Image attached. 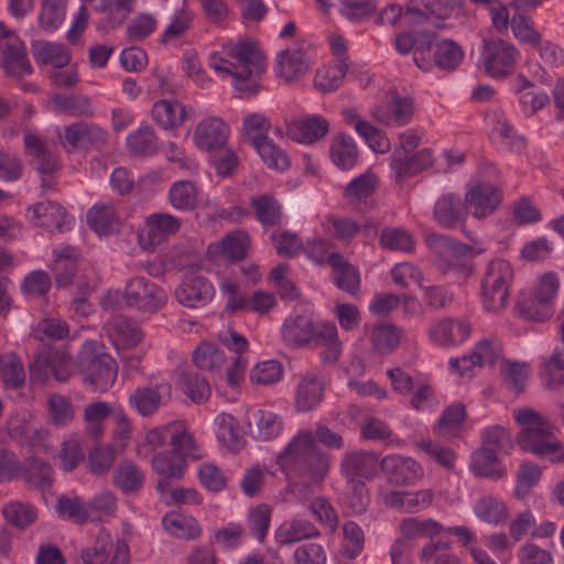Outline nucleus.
Segmentation results:
<instances>
[{"mask_svg":"<svg viewBox=\"0 0 564 564\" xmlns=\"http://www.w3.org/2000/svg\"><path fill=\"white\" fill-rule=\"evenodd\" d=\"M117 511V498L115 494L109 490H104L96 494L87 502L88 519L90 522L102 521L106 518H111Z\"/></svg>","mask_w":564,"mask_h":564,"instance_id":"bf43d9fd","label":"nucleus"},{"mask_svg":"<svg viewBox=\"0 0 564 564\" xmlns=\"http://www.w3.org/2000/svg\"><path fill=\"white\" fill-rule=\"evenodd\" d=\"M510 26L513 36L521 43L530 46H538L541 40V34L534 29L531 18L523 13L517 12L512 15Z\"/></svg>","mask_w":564,"mask_h":564,"instance_id":"69168bd1","label":"nucleus"},{"mask_svg":"<svg viewBox=\"0 0 564 564\" xmlns=\"http://www.w3.org/2000/svg\"><path fill=\"white\" fill-rule=\"evenodd\" d=\"M64 141L76 149H101L107 142V133L96 124L76 122L65 128Z\"/></svg>","mask_w":564,"mask_h":564,"instance_id":"b1692460","label":"nucleus"},{"mask_svg":"<svg viewBox=\"0 0 564 564\" xmlns=\"http://www.w3.org/2000/svg\"><path fill=\"white\" fill-rule=\"evenodd\" d=\"M276 464L293 477H304L321 482L329 467L326 455L319 449L312 432H300L276 456Z\"/></svg>","mask_w":564,"mask_h":564,"instance_id":"f03ea898","label":"nucleus"},{"mask_svg":"<svg viewBox=\"0 0 564 564\" xmlns=\"http://www.w3.org/2000/svg\"><path fill=\"white\" fill-rule=\"evenodd\" d=\"M107 333L116 346H137L143 337L139 324L123 315L107 323Z\"/></svg>","mask_w":564,"mask_h":564,"instance_id":"2f4dec72","label":"nucleus"},{"mask_svg":"<svg viewBox=\"0 0 564 564\" xmlns=\"http://www.w3.org/2000/svg\"><path fill=\"white\" fill-rule=\"evenodd\" d=\"M372 116L377 121L386 126H405L413 117V101L410 97H402L394 94L389 106L375 108Z\"/></svg>","mask_w":564,"mask_h":564,"instance_id":"a878e982","label":"nucleus"},{"mask_svg":"<svg viewBox=\"0 0 564 564\" xmlns=\"http://www.w3.org/2000/svg\"><path fill=\"white\" fill-rule=\"evenodd\" d=\"M250 141L268 167L276 171L289 169L290 160L288 154L267 135H252Z\"/></svg>","mask_w":564,"mask_h":564,"instance_id":"c9c22d12","label":"nucleus"},{"mask_svg":"<svg viewBox=\"0 0 564 564\" xmlns=\"http://www.w3.org/2000/svg\"><path fill=\"white\" fill-rule=\"evenodd\" d=\"M378 182L375 175L366 173L350 181L344 192L345 198L355 208L362 210L368 206V199L377 188Z\"/></svg>","mask_w":564,"mask_h":564,"instance_id":"e433bc0d","label":"nucleus"},{"mask_svg":"<svg viewBox=\"0 0 564 564\" xmlns=\"http://www.w3.org/2000/svg\"><path fill=\"white\" fill-rule=\"evenodd\" d=\"M82 560L85 564H129V549L123 540L112 542L108 532L101 531L93 546L82 551Z\"/></svg>","mask_w":564,"mask_h":564,"instance_id":"4468645a","label":"nucleus"},{"mask_svg":"<svg viewBox=\"0 0 564 564\" xmlns=\"http://www.w3.org/2000/svg\"><path fill=\"white\" fill-rule=\"evenodd\" d=\"M474 511L480 520L492 524L501 523L508 518L506 506L491 496L476 501Z\"/></svg>","mask_w":564,"mask_h":564,"instance_id":"0e129e2a","label":"nucleus"},{"mask_svg":"<svg viewBox=\"0 0 564 564\" xmlns=\"http://www.w3.org/2000/svg\"><path fill=\"white\" fill-rule=\"evenodd\" d=\"M214 295L213 284L200 275L185 278L175 289V297L178 303L191 308L205 306L213 300Z\"/></svg>","mask_w":564,"mask_h":564,"instance_id":"a211bd4d","label":"nucleus"},{"mask_svg":"<svg viewBox=\"0 0 564 564\" xmlns=\"http://www.w3.org/2000/svg\"><path fill=\"white\" fill-rule=\"evenodd\" d=\"M329 130L328 121L322 116H307L288 126V134L301 143H314Z\"/></svg>","mask_w":564,"mask_h":564,"instance_id":"c756f323","label":"nucleus"},{"mask_svg":"<svg viewBox=\"0 0 564 564\" xmlns=\"http://www.w3.org/2000/svg\"><path fill=\"white\" fill-rule=\"evenodd\" d=\"M443 525L433 519L406 518L400 522V531L403 539L412 542L420 538H431L441 533Z\"/></svg>","mask_w":564,"mask_h":564,"instance_id":"8fccbe9b","label":"nucleus"},{"mask_svg":"<svg viewBox=\"0 0 564 564\" xmlns=\"http://www.w3.org/2000/svg\"><path fill=\"white\" fill-rule=\"evenodd\" d=\"M323 227L330 237L344 243H349L360 231V225L355 220L335 215L327 216Z\"/></svg>","mask_w":564,"mask_h":564,"instance_id":"13d9d810","label":"nucleus"},{"mask_svg":"<svg viewBox=\"0 0 564 564\" xmlns=\"http://www.w3.org/2000/svg\"><path fill=\"white\" fill-rule=\"evenodd\" d=\"M330 156L339 169H351L357 161V147L354 140L345 134L336 137L330 144Z\"/></svg>","mask_w":564,"mask_h":564,"instance_id":"6e6d98bb","label":"nucleus"},{"mask_svg":"<svg viewBox=\"0 0 564 564\" xmlns=\"http://www.w3.org/2000/svg\"><path fill=\"white\" fill-rule=\"evenodd\" d=\"M467 210L460 197L453 193L442 195L435 203L433 217L443 228L454 229L466 220Z\"/></svg>","mask_w":564,"mask_h":564,"instance_id":"bb28decb","label":"nucleus"},{"mask_svg":"<svg viewBox=\"0 0 564 564\" xmlns=\"http://www.w3.org/2000/svg\"><path fill=\"white\" fill-rule=\"evenodd\" d=\"M327 264L332 268V280L335 286L351 296H356L361 283L358 269L337 251L328 254Z\"/></svg>","mask_w":564,"mask_h":564,"instance_id":"4be33fe9","label":"nucleus"},{"mask_svg":"<svg viewBox=\"0 0 564 564\" xmlns=\"http://www.w3.org/2000/svg\"><path fill=\"white\" fill-rule=\"evenodd\" d=\"M74 372V360L65 351L42 347L30 364V375L33 380L44 382L53 377L59 382H66Z\"/></svg>","mask_w":564,"mask_h":564,"instance_id":"9b49d317","label":"nucleus"},{"mask_svg":"<svg viewBox=\"0 0 564 564\" xmlns=\"http://www.w3.org/2000/svg\"><path fill=\"white\" fill-rule=\"evenodd\" d=\"M381 469V459L373 452H354L341 460L340 470L348 481L371 479Z\"/></svg>","mask_w":564,"mask_h":564,"instance_id":"412c9836","label":"nucleus"},{"mask_svg":"<svg viewBox=\"0 0 564 564\" xmlns=\"http://www.w3.org/2000/svg\"><path fill=\"white\" fill-rule=\"evenodd\" d=\"M271 241L276 253L283 258H294L303 250L301 237L289 230L274 231Z\"/></svg>","mask_w":564,"mask_h":564,"instance_id":"774afa93","label":"nucleus"},{"mask_svg":"<svg viewBox=\"0 0 564 564\" xmlns=\"http://www.w3.org/2000/svg\"><path fill=\"white\" fill-rule=\"evenodd\" d=\"M152 118L164 130L180 127L185 118V107L175 99H162L152 107Z\"/></svg>","mask_w":564,"mask_h":564,"instance_id":"f704fd0d","label":"nucleus"},{"mask_svg":"<svg viewBox=\"0 0 564 564\" xmlns=\"http://www.w3.org/2000/svg\"><path fill=\"white\" fill-rule=\"evenodd\" d=\"M381 470L387 474L390 482L398 486L414 484L423 477L422 466L415 459L401 455L383 457Z\"/></svg>","mask_w":564,"mask_h":564,"instance_id":"6ab92c4d","label":"nucleus"},{"mask_svg":"<svg viewBox=\"0 0 564 564\" xmlns=\"http://www.w3.org/2000/svg\"><path fill=\"white\" fill-rule=\"evenodd\" d=\"M501 200L499 189L489 183H478L465 194V208L475 218L481 219L491 215Z\"/></svg>","mask_w":564,"mask_h":564,"instance_id":"f3484780","label":"nucleus"},{"mask_svg":"<svg viewBox=\"0 0 564 564\" xmlns=\"http://www.w3.org/2000/svg\"><path fill=\"white\" fill-rule=\"evenodd\" d=\"M436 33L433 31H408L397 35L394 46L402 54L413 53L414 64L425 72L433 66L441 70L453 72L464 59L462 46L451 39H445L434 45L433 59L430 52L433 47Z\"/></svg>","mask_w":564,"mask_h":564,"instance_id":"f257e3e1","label":"nucleus"},{"mask_svg":"<svg viewBox=\"0 0 564 564\" xmlns=\"http://www.w3.org/2000/svg\"><path fill=\"white\" fill-rule=\"evenodd\" d=\"M433 161L432 150L427 148L412 154L404 151H393L390 158V167L394 181L398 184H402L405 180L430 167Z\"/></svg>","mask_w":564,"mask_h":564,"instance_id":"dca6fc26","label":"nucleus"},{"mask_svg":"<svg viewBox=\"0 0 564 564\" xmlns=\"http://www.w3.org/2000/svg\"><path fill=\"white\" fill-rule=\"evenodd\" d=\"M226 53L237 62V64H234V85L240 93V97H250L258 94L260 85L251 77L265 70V58L258 45L252 41H239L227 46Z\"/></svg>","mask_w":564,"mask_h":564,"instance_id":"39448f33","label":"nucleus"},{"mask_svg":"<svg viewBox=\"0 0 564 564\" xmlns=\"http://www.w3.org/2000/svg\"><path fill=\"white\" fill-rule=\"evenodd\" d=\"M519 52L516 46L501 39L482 41L481 57L486 73L496 78H503L511 73Z\"/></svg>","mask_w":564,"mask_h":564,"instance_id":"ddd939ff","label":"nucleus"},{"mask_svg":"<svg viewBox=\"0 0 564 564\" xmlns=\"http://www.w3.org/2000/svg\"><path fill=\"white\" fill-rule=\"evenodd\" d=\"M195 366L205 371H215L223 367L226 361L221 349L210 343L200 344L192 356Z\"/></svg>","mask_w":564,"mask_h":564,"instance_id":"052dcab7","label":"nucleus"},{"mask_svg":"<svg viewBox=\"0 0 564 564\" xmlns=\"http://www.w3.org/2000/svg\"><path fill=\"white\" fill-rule=\"evenodd\" d=\"M143 471L132 462L122 460L113 471V485L123 494L138 492L144 485Z\"/></svg>","mask_w":564,"mask_h":564,"instance_id":"58836bf2","label":"nucleus"},{"mask_svg":"<svg viewBox=\"0 0 564 564\" xmlns=\"http://www.w3.org/2000/svg\"><path fill=\"white\" fill-rule=\"evenodd\" d=\"M281 335L288 346L299 348L336 338L337 328L334 323L315 322L307 315H295L284 321Z\"/></svg>","mask_w":564,"mask_h":564,"instance_id":"9d476101","label":"nucleus"},{"mask_svg":"<svg viewBox=\"0 0 564 564\" xmlns=\"http://www.w3.org/2000/svg\"><path fill=\"white\" fill-rule=\"evenodd\" d=\"M78 366L84 383L96 392L107 391L116 381V360L109 354L97 350L93 344L84 345Z\"/></svg>","mask_w":564,"mask_h":564,"instance_id":"1a4fd4ad","label":"nucleus"},{"mask_svg":"<svg viewBox=\"0 0 564 564\" xmlns=\"http://www.w3.org/2000/svg\"><path fill=\"white\" fill-rule=\"evenodd\" d=\"M403 330L394 324H379L373 327L370 340L376 351L392 352L400 344Z\"/></svg>","mask_w":564,"mask_h":564,"instance_id":"603ef678","label":"nucleus"},{"mask_svg":"<svg viewBox=\"0 0 564 564\" xmlns=\"http://www.w3.org/2000/svg\"><path fill=\"white\" fill-rule=\"evenodd\" d=\"M471 467L477 475L491 479H498L505 474L497 458V452L491 447H480L474 452L471 455Z\"/></svg>","mask_w":564,"mask_h":564,"instance_id":"09e8293b","label":"nucleus"},{"mask_svg":"<svg viewBox=\"0 0 564 564\" xmlns=\"http://www.w3.org/2000/svg\"><path fill=\"white\" fill-rule=\"evenodd\" d=\"M127 148L138 156H149L156 153L159 140L150 126H141L127 137Z\"/></svg>","mask_w":564,"mask_h":564,"instance_id":"de8ad7c7","label":"nucleus"},{"mask_svg":"<svg viewBox=\"0 0 564 564\" xmlns=\"http://www.w3.org/2000/svg\"><path fill=\"white\" fill-rule=\"evenodd\" d=\"M426 242L436 257L437 268L443 273H452L463 279L473 274V259L482 252V249H476L444 235H429Z\"/></svg>","mask_w":564,"mask_h":564,"instance_id":"20e7f679","label":"nucleus"},{"mask_svg":"<svg viewBox=\"0 0 564 564\" xmlns=\"http://www.w3.org/2000/svg\"><path fill=\"white\" fill-rule=\"evenodd\" d=\"M177 386L196 404L205 403L212 393L207 378L192 369H183L177 372Z\"/></svg>","mask_w":564,"mask_h":564,"instance_id":"7c9ffc66","label":"nucleus"},{"mask_svg":"<svg viewBox=\"0 0 564 564\" xmlns=\"http://www.w3.org/2000/svg\"><path fill=\"white\" fill-rule=\"evenodd\" d=\"M512 280L513 270L508 261L496 259L487 264L480 283V299L485 311L498 314L506 308Z\"/></svg>","mask_w":564,"mask_h":564,"instance_id":"423d86ee","label":"nucleus"},{"mask_svg":"<svg viewBox=\"0 0 564 564\" xmlns=\"http://www.w3.org/2000/svg\"><path fill=\"white\" fill-rule=\"evenodd\" d=\"M516 422L521 426L517 436L520 448L551 462L562 459L558 453L560 442L555 437L552 425L535 410L521 408L513 411Z\"/></svg>","mask_w":564,"mask_h":564,"instance_id":"7ed1b4c3","label":"nucleus"},{"mask_svg":"<svg viewBox=\"0 0 564 564\" xmlns=\"http://www.w3.org/2000/svg\"><path fill=\"white\" fill-rule=\"evenodd\" d=\"M28 215L35 226L50 232L70 230L74 218L68 216L65 208L52 200L40 202L28 208Z\"/></svg>","mask_w":564,"mask_h":564,"instance_id":"2eb2a0df","label":"nucleus"},{"mask_svg":"<svg viewBox=\"0 0 564 564\" xmlns=\"http://www.w3.org/2000/svg\"><path fill=\"white\" fill-rule=\"evenodd\" d=\"M323 395V382L317 377L307 376L297 384L295 405L300 411H311L319 404Z\"/></svg>","mask_w":564,"mask_h":564,"instance_id":"37998d69","label":"nucleus"},{"mask_svg":"<svg viewBox=\"0 0 564 564\" xmlns=\"http://www.w3.org/2000/svg\"><path fill=\"white\" fill-rule=\"evenodd\" d=\"M0 67L6 76L18 82L22 90H33L32 84L23 79L33 73V66L28 56L23 41L12 31L7 30L0 22Z\"/></svg>","mask_w":564,"mask_h":564,"instance_id":"6e6552de","label":"nucleus"},{"mask_svg":"<svg viewBox=\"0 0 564 564\" xmlns=\"http://www.w3.org/2000/svg\"><path fill=\"white\" fill-rule=\"evenodd\" d=\"M156 387H139L129 394V405L141 416H150L158 412L162 398Z\"/></svg>","mask_w":564,"mask_h":564,"instance_id":"c03bdc74","label":"nucleus"},{"mask_svg":"<svg viewBox=\"0 0 564 564\" xmlns=\"http://www.w3.org/2000/svg\"><path fill=\"white\" fill-rule=\"evenodd\" d=\"M541 380L550 390H558L564 386V347H556L551 357L544 361Z\"/></svg>","mask_w":564,"mask_h":564,"instance_id":"3c124183","label":"nucleus"},{"mask_svg":"<svg viewBox=\"0 0 564 564\" xmlns=\"http://www.w3.org/2000/svg\"><path fill=\"white\" fill-rule=\"evenodd\" d=\"M126 304L145 313L163 308L167 301L166 292L143 276L131 278L124 288Z\"/></svg>","mask_w":564,"mask_h":564,"instance_id":"f8f14e48","label":"nucleus"},{"mask_svg":"<svg viewBox=\"0 0 564 564\" xmlns=\"http://www.w3.org/2000/svg\"><path fill=\"white\" fill-rule=\"evenodd\" d=\"M249 434L257 441L276 438L283 429L282 417L268 410H256L248 415Z\"/></svg>","mask_w":564,"mask_h":564,"instance_id":"cd10ccee","label":"nucleus"},{"mask_svg":"<svg viewBox=\"0 0 564 564\" xmlns=\"http://www.w3.org/2000/svg\"><path fill=\"white\" fill-rule=\"evenodd\" d=\"M319 531L314 523L304 519H293L282 523L275 533L279 544H291L304 539L316 538Z\"/></svg>","mask_w":564,"mask_h":564,"instance_id":"4c0bfd02","label":"nucleus"},{"mask_svg":"<svg viewBox=\"0 0 564 564\" xmlns=\"http://www.w3.org/2000/svg\"><path fill=\"white\" fill-rule=\"evenodd\" d=\"M0 378L7 387L11 388H18L24 382V367L14 352L0 356Z\"/></svg>","mask_w":564,"mask_h":564,"instance_id":"e2e57ef3","label":"nucleus"},{"mask_svg":"<svg viewBox=\"0 0 564 564\" xmlns=\"http://www.w3.org/2000/svg\"><path fill=\"white\" fill-rule=\"evenodd\" d=\"M2 514L8 523L20 530L32 524L37 517L36 509L32 505L22 501L7 503L2 509Z\"/></svg>","mask_w":564,"mask_h":564,"instance_id":"4d7b16f0","label":"nucleus"},{"mask_svg":"<svg viewBox=\"0 0 564 564\" xmlns=\"http://www.w3.org/2000/svg\"><path fill=\"white\" fill-rule=\"evenodd\" d=\"M250 236L245 230H235L226 235L219 243L210 245V252H221L230 260H242L250 248Z\"/></svg>","mask_w":564,"mask_h":564,"instance_id":"79ce46f5","label":"nucleus"},{"mask_svg":"<svg viewBox=\"0 0 564 564\" xmlns=\"http://www.w3.org/2000/svg\"><path fill=\"white\" fill-rule=\"evenodd\" d=\"M54 106L72 116H93L95 112L91 100L83 95L56 94L52 97Z\"/></svg>","mask_w":564,"mask_h":564,"instance_id":"680f3d73","label":"nucleus"},{"mask_svg":"<svg viewBox=\"0 0 564 564\" xmlns=\"http://www.w3.org/2000/svg\"><path fill=\"white\" fill-rule=\"evenodd\" d=\"M89 227L99 236H108L119 230V217L110 203H97L87 212Z\"/></svg>","mask_w":564,"mask_h":564,"instance_id":"72a5a7b5","label":"nucleus"},{"mask_svg":"<svg viewBox=\"0 0 564 564\" xmlns=\"http://www.w3.org/2000/svg\"><path fill=\"white\" fill-rule=\"evenodd\" d=\"M21 478L29 485L46 490L53 486V468L47 463L36 457H30L22 467Z\"/></svg>","mask_w":564,"mask_h":564,"instance_id":"a19ab883","label":"nucleus"},{"mask_svg":"<svg viewBox=\"0 0 564 564\" xmlns=\"http://www.w3.org/2000/svg\"><path fill=\"white\" fill-rule=\"evenodd\" d=\"M164 529L178 539H195L200 534L198 522L178 512H169L162 518Z\"/></svg>","mask_w":564,"mask_h":564,"instance_id":"49530a36","label":"nucleus"},{"mask_svg":"<svg viewBox=\"0 0 564 564\" xmlns=\"http://www.w3.org/2000/svg\"><path fill=\"white\" fill-rule=\"evenodd\" d=\"M198 189L191 181L174 182L169 191L172 206L178 210L189 212L196 207Z\"/></svg>","mask_w":564,"mask_h":564,"instance_id":"864d4df0","label":"nucleus"},{"mask_svg":"<svg viewBox=\"0 0 564 564\" xmlns=\"http://www.w3.org/2000/svg\"><path fill=\"white\" fill-rule=\"evenodd\" d=\"M152 467L156 474L164 477L181 479L185 473L186 460L173 451L159 453L152 459Z\"/></svg>","mask_w":564,"mask_h":564,"instance_id":"5fc2aeb1","label":"nucleus"},{"mask_svg":"<svg viewBox=\"0 0 564 564\" xmlns=\"http://www.w3.org/2000/svg\"><path fill=\"white\" fill-rule=\"evenodd\" d=\"M33 55L36 63L53 65L55 68H63L70 61L68 50L64 45L54 42H37L33 45Z\"/></svg>","mask_w":564,"mask_h":564,"instance_id":"a18cd8bd","label":"nucleus"},{"mask_svg":"<svg viewBox=\"0 0 564 564\" xmlns=\"http://www.w3.org/2000/svg\"><path fill=\"white\" fill-rule=\"evenodd\" d=\"M25 153L30 164L41 174H52L61 166L56 154L46 148L40 138L30 132L24 133Z\"/></svg>","mask_w":564,"mask_h":564,"instance_id":"393cba45","label":"nucleus"},{"mask_svg":"<svg viewBox=\"0 0 564 564\" xmlns=\"http://www.w3.org/2000/svg\"><path fill=\"white\" fill-rule=\"evenodd\" d=\"M379 243L383 249L391 251H412L414 240L411 235L402 228H384L381 231Z\"/></svg>","mask_w":564,"mask_h":564,"instance_id":"338daca9","label":"nucleus"},{"mask_svg":"<svg viewBox=\"0 0 564 564\" xmlns=\"http://www.w3.org/2000/svg\"><path fill=\"white\" fill-rule=\"evenodd\" d=\"M470 334L468 323L444 318L429 328L431 340L437 345H457L463 343Z\"/></svg>","mask_w":564,"mask_h":564,"instance_id":"c85d7f7f","label":"nucleus"},{"mask_svg":"<svg viewBox=\"0 0 564 564\" xmlns=\"http://www.w3.org/2000/svg\"><path fill=\"white\" fill-rule=\"evenodd\" d=\"M180 228L181 220L177 217L165 213H155L147 218L140 239L144 243V248L152 249L170 236L175 235Z\"/></svg>","mask_w":564,"mask_h":564,"instance_id":"aec40b11","label":"nucleus"},{"mask_svg":"<svg viewBox=\"0 0 564 564\" xmlns=\"http://www.w3.org/2000/svg\"><path fill=\"white\" fill-rule=\"evenodd\" d=\"M308 64L301 50H284L276 56L275 73L285 80H292L305 74Z\"/></svg>","mask_w":564,"mask_h":564,"instance_id":"ea45409f","label":"nucleus"},{"mask_svg":"<svg viewBox=\"0 0 564 564\" xmlns=\"http://www.w3.org/2000/svg\"><path fill=\"white\" fill-rule=\"evenodd\" d=\"M229 127L218 117L203 119L194 132L195 144L204 151L221 149L228 139Z\"/></svg>","mask_w":564,"mask_h":564,"instance_id":"5701e85b","label":"nucleus"},{"mask_svg":"<svg viewBox=\"0 0 564 564\" xmlns=\"http://www.w3.org/2000/svg\"><path fill=\"white\" fill-rule=\"evenodd\" d=\"M558 279L554 273H544L532 292H521L514 312L525 321L544 322L554 313L553 301L558 290Z\"/></svg>","mask_w":564,"mask_h":564,"instance_id":"0eeeda50","label":"nucleus"},{"mask_svg":"<svg viewBox=\"0 0 564 564\" xmlns=\"http://www.w3.org/2000/svg\"><path fill=\"white\" fill-rule=\"evenodd\" d=\"M250 207L254 218L265 228L280 226L283 218L280 202L271 194L250 197Z\"/></svg>","mask_w":564,"mask_h":564,"instance_id":"473e14b6","label":"nucleus"}]
</instances>
